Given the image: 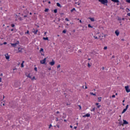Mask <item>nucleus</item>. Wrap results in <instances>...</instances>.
I'll use <instances>...</instances> for the list:
<instances>
[{
	"label": "nucleus",
	"mask_w": 130,
	"mask_h": 130,
	"mask_svg": "<svg viewBox=\"0 0 130 130\" xmlns=\"http://www.w3.org/2000/svg\"><path fill=\"white\" fill-rule=\"evenodd\" d=\"M99 2L101 3L102 5H104L105 6H107V4H108V0H99Z\"/></svg>",
	"instance_id": "obj_1"
},
{
	"label": "nucleus",
	"mask_w": 130,
	"mask_h": 130,
	"mask_svg": "<svg viewBox=\"0 0 130 130\" xmlns=\"http://www.w3.org/2000/svg\"><path fill=\"white\" fill-rule=\"evenodd\" d=\"M19 44L20 42L19 41H17L15 43H11V45L12 46V47H17V46Z\"/></svg>",
	"instance_id": "obj_2"
},
{
	"label": "nucleus",
	"mask_w": 130,
	"mask_h": 130,
	"mask_svg": "<svg viewBox=\"0 0 130 130\" xmlns=\"http://www.w3.org/2000/svg\"><path fill=\"white\" fill-rule=\"evenodd\" d=\"M45 62H46V58H45L44 59L40 60V63L42 64H45Z\"/></svg>",
	"instance_id": "obj_3"
},
{
	"label": "nucleus",
	"mask_w": 130,
	"mask_h": 130,
	"mask_svg": "<svg viewBox=\"0 0 130 130\" xmlns=\"http://www.w3.org/2000/svg\"><path fill=\"white\" fill-rule=\"evenodd\" d=\"M125 90L127 92V93H129L130 89H129V87H128V86H125Z\"/></svg>",
	"instance_id": "obj_4"
},
{
	"label": "nucleus",
	"mask_w": 130,
	"mask_h": 130,
	"mask_svg": "<svg viewBox=\"0 0 130 130\" xmlns=\"http://www.w3.org/2000/svg\"><path fill=\"white\" fill-rule=\"evenodd\" d=\"M40 52L41 53V55H43V56H44V53H43V52H44V50L43 48L40 49Z\"/></svg>",
	"instance_id": "obj_5"
},
{
	"label": "nucleus",
	"mask_w": 130,
	"mask_h": 130,
	"mask_svg": "<svg viewBox=\"0 0 130 130\" xmlns=\"http://www.w3.org/2000/svg\"><path fill=\"white\" fill-rule=\"evenodd\" d=\"M32 33H34V34L36 35L37 34V32H38V29L35 30V29L33 28L32 29Z\"/></svg>",
	"instance_id": "obj_6"
},
{
	"label": "nucleus",
	"mask_w": 130,
	"mask_h": 130,
	"mask_svg": "<svg viewBox=\"0 0 130 130\" xmlns=\"http://www.w3.org/2000/svg\"><path fill=\"white\" fill-rule=\"evenodd\" d=\"M55 63V62H54V60L53 59L52 60L51 62H49V64H50V66H54Z\"/></svg>",
	"instance_id": "obj_7"
},
{
	"label": "nucleus",
	"mask_w": 130,
	"mask_h": 130,
	"mask_svg": "<svg viewBox=\"0 0 130 130\" xmlns=\"http://www.w3.org/2000/svg\"><path fill=\"white\" fill-rule=\"evenodd\" d=\"M115 34H116V36H118L119 35V30L118 29L115 30Z\"/></svg>",
	"instance_id": "obj_8"
},
{
	"label": "nucleus",
	"mask_w": 130,
	"mask_h": 130,
	"mask_svg": "<svg viewBox=\"0 0 130 130\" xmlns=\"http://www.w3.org/2000/svg\"><path fill=\"white\" fill-rule=\"evenodd\" d=\"M5 56L6 59H7V60L10 59V56L9 55V54H6L5 55Z\"/></svg>",
	"instance_id": "obj_9"
},
{
	"label": "nucleus",
	"mask_w": 130,
	"mask_h": 130,
	"mask_svg": "<svg viewBox=\"0 0 130 130\" xmlns=\"http://www.w3.org/2000/svg\"><path fill=\"white\" fill-rule=\"evenodd\" d=\"M90 114H86L85 115L82 116L83 117H90Z\"/></svg>",
	"instance_id": "obj_10"
},
{
	"label": "nucleus",
	"mask_w": 130,
	"mask_h": 130,
	"mask_svg": "<svg viewBox=\"0 0 130 130\" xmlns=\"http://www.w3.org/2000/svg\"><path fill=\"white\" fill-rule=\"evenodd\" d=\"M88 19L89 20H90V21H91V22H95V19L94 18L89 17V18H88Z\"/></svg>",
	"instance_id": "obj_11"
},
{
	"label": "nucleus",
	"mask_w": 130,
	"mask_h": 130,
	"mask_svg": "<svg viewBox=\"0 0 130 130\" xmlns=\"http://www.w3.org/2000/svg\"><path fill=\"white\" fill-rule=\"evenodd\" d=\"M123 124H128V122L126 121L125 120H123Z\"/></svg>",
	"instance_id": "obj_12"
},
{
	"label": "nucleus",
	"mask_w": 130,
	"mask_h": 130,
	"mask_svg": "<svg viewBox=\"0 0 130 130\" xmlns=\"http://www.w3.org/2000/svg\"><path fill=\"white\" fill-rule=\"evenodd\" d=\"M111 1L113 2L114 3H119V1L118 0H111Z\"/></svg>",
	"instance_id": "obj_13"
},
{
	"label": "nucleus",
	"mask_w": 130,
	"mask_h": 130,
	"mask_svg": "<svg viewBox=\"0 0 130 130\" xmlns=\"http://www.w3.org/2000/svg\"><path fill=\"white\" fill-rule=\"evenodd\" d=\"M98 102H101V99H102V97H100L98 98Z\"/></svg>",
	"instance_id": "obj_14"
},
{
	"label": "nucleus",
	"mask_w": 130,
	"mask_h": 130,
	"mask_svg": "<svg viewBox=\"0 0 130 130\" xmlns=\"http://www.w3.org/2000/svg\"><path fill=\"white\" fill-rule=\"evenodd\" d=\"M57 7H59V8H61V6L58 3H57Z\"/></svg>",
	"instance_id": "obj_15"
},
{
	"label": "nucleus",
	"mask_w": 130,
	"mask_h": 130,
	"mask_svg": "<svg viewBox=\"0 0 130 130\" xmlns=\"http://www.w3.org/2000/svg\"><path fill=\"white\" fill-rule=\"evenodd\" d=\"M92 36H93V38H94V39H99L98 37L95 36H93V34H92Z\"/></svg>",
	"instance_id": "obj_16"
},
{
	"label": "nucleus",
	"mask_w": 130,
	"mask_h": 130,
	"mask_svg": "<svg viewBox=\"0 0 130 130\" xmlns=\"http://www.w3.org/2000/svg\"><path fill=\"white\" fill-rule=\"evenodd\" d=\"M18 51L19 52H22V49L21 48H18Z\"/></svg>",
	"instance_id": "obj_17"
},
{
	"label": "nucleus",
	"mask_w": 130,
	"mask_h": 130,
	"mask_svg": "<svg viewBox=\"0 0 130 130\" xmlns=\"http://www.w3.org/2000/svg\"><path fill=\"white\" fill-rule=\"evenodd\" d=\"M127 110H126V109H124L123 111L122 112V114L124 113V112H125V111H126Z\"/></svg>",
	"instance_id": "obj_18"
},
{
	"label": "nucleus",
	"mask_w": 130,
	"mask_h": 130,
	"mask_svg": "<svg viewBox=\"0 0 130 130\" xmlns=\"http://www.w3.org/2000/svg\"><path fill=\"white\" fill-rule=\"evenodd\" d=\"M90 95H93V96H96V94L93 93V92H90Z\"/></svg>",
	"instance_id": "obj_19"
},
{
	"label": "nucleus",
	"mask_w": 130,
	"mask_h": 130,
	"mask_svg": "<svg viewBox=\"0 0 130 130\" xmlns=\"http://www.w3.org/2000/svg\"><path fill=\"white\" fill-rule=\"evenodd\" d=\"M119 124L120 125H123V124H122V121L119 122Z\"/></svg>",
	"instance_id": "obj_20"
},
{
	"label": "nucleus",
	"mask_w": 130,
	"mask_h": 130,
	"mask_svg": "<svg viewBox=\"0 0 130 130\" xmlns=\"http://www.w3.org/2000/svg\"><path fill=\"white\" fill-rule=\"evenodd\" d=\"M91 64H90V63H87V67H88V68H91Z\"/></svg>",
	"instance_id": "obj_21"
},
{
	"label": "nucleus",
	"mask_w": 130,
	"mask_h": 130,
	"mask_svg": "<svg viewBox=\"0 0 130 130\" xmlns=\"http://www.w3.org/2000/svg\"><path fill=\"white\" fill-rule=\"evenodd\" d=\"M26 77H27V78H29L30 79H31V76H30V74H28V75H26Z\"/></svg>",
	"instance_id": "obj_22"
},
{
	"label": "nucleus",
	"mask_w": 130,
	"mask_h": 130,
	"mask_svg": "<svg viewBox=\"0 0 130 130\" xmlns=\"http://www.w3.org/2000/svg\"><path fill=\"white\" fill-rule=\"evenodd\" d=\"M88 28H93V26H91V24H88Z\"/></svg>",
	"instance_id": "obj_23"
},
{
	"label": "nucleus",
	"mask_w": 130,
	"mask_h": 130,
	"mask_svg": "<svg viewBox=\"0 0 130 130\" xmlns=\"http://www.w3.org/2000/svg\"><path fill=\"white\" fill-rule=\"evenodd\" d=\"M13 71H14L13 73H16V71H17V68H14L13 69Z\"/></svg>",
	"instance_id": "obj_24"
},
{
	"label": "nucleus",
	"mask_w": 130,
	"mask_h": 130,
	"mask_svg": "<svg viewBox=\"0 0 130 130\" xmlns=\"http://www.w3.org/2000/svg\"><path fill=\"white\" fill-rule=\"evenodd\" d=\"M54 13H55V14H56V13H57V10L56 9L54 10Z\"/></svg>",
	"instance_id": "obj_25"
},
{
	"label": "nucleus",
	"mask_w": 130,
	"mask_h": 130,
	"mask_svg": "<svg viewBox=\"0 0 130 130\" xmlns=\"http://www.w3.org/2000/svg\"><path fill=\"white\" fill-rule=\"evenodd\" d=\"M44 40H48V38H43Z\"/></svg>",
	"instance_id": "obj_26"
},
{
	"label": "nucleus",
	"mask_w": 130,
	"mask_h": 130,
	"mask_svg": "<svg viewBox=\"0 0 130 130\" xmlns=\"http://www.w3.org/2000/svg\"><path fill=\"white\" fill-rule=\"evenodd\" d=\"M62 33H64V34H66V33H67V30H63L62 31Z\"/></svg>",
	"instance_id": "obj_27"
},
{
	"label": "nucleus",
	"mask_w": 130,
	"mask_h": 130,
	"mask_svg": "<svg viewBox=\"0 0 130 130\" xmlns=\"http://www.w3.org/2000/svg\"><path fill=\"white\" fill-rule=\"evenodd\" d=\"M78 107H79L80 110H81V109H82V107L81 106V105H78Z\"/></svg>",
	"instance_id": "obj_28"
},
{
	"label": "nucleus",
	"mask_w": 130,
	"mask_h": 130,
	"mask_svg": "<svg viewBox=\"0 0 130 130\" xmlns=\"http://www.w3.org/2000/svg\"><path fill=\"white\" fill-rule=\"evenodd\" d=\"M48 11H49V9H46L45 10V12H48Z\"/></svg>",
	"instance_id": "obj_29"
},
{
	"label": "nucleus",
	"mask_w": 130,
	"mask_h": 130,
	"mask_svg": "<svg viewBox=\"0 0 130 130\" xmlns=\"http://www.w3.org/2000/svg\"><path fill=\"white\" fill-rule=\"evenodd\" d=\"M75 8H73L72 10H71V12H74V11H75Z\"/></svg>",
	"instance_id": "obj_30"
},
{
	"label": "nucleus",
	"mask_w": 130,
	"mask_h": 130,
	"mask_svg": "<svg viewBox=\"0 0 130 130\" xmlns=\"http://www.w3.org/2000/svg\"><path fill=\"white\" fill-rule=\"evenodd\" d=\"M126 3H128V4H130V0H126Z\"/></svg>",
	"instance_id": "obj_31"
},
{
	"label": "nucleus",
	"mask_w": 130,
	"mask_h": 130,
	"mask_svg": "<svg viewBox=\"0 0 130 130\" xmlns=\"http://www.w3.org/2000/svg\"><path fill=\"white\" fill-rule=\"evenodd\" d=\"M102 71H104V70H105V67H103L102 68Z\"/></svg>",
	"instance_id": "obj_32"
},
{
	"label": "nucleus",
	"mask_w": 130,
	"mask_h": 130,
	"mask_svg": "<svg viewBox=\"0 0 130 130\" xmlns=\"http://www.w3.org/2000/svg\"><path fill=\"white\" fill-rule=\"evenodd\" d=\"M104 49L106 50V49H107V46L104 47Z\"/></svg>",
	"instance_id": "obj_33"
},
{
	"label": "nucleus",
	"mask_w": 130,
	"mask_h": 130,
	"mask_svg": "<svg viewBox=\"0 0 130 130\" xmlns=\"http://www.w3.org/2000/svg\"><path fill=\"white\" fill-rule=\"evenodd\" d=\"M59 68H60V64L57 66V69H59Z\"/></svg>",
	"instance_id": "obj_34"
},
{
	"label": "nucleus",
	"mask_w": 130,
	"mask_h": 130,
	"mask_svg": "<svg viewBox=\"0 0 130 130\" xmlns=\"http://www.w3.org/2000/svg\"><path fill=\"white\" fill-rule=\"evenodd\" d=\"M127 108H128V105H127L126 106V108L125 109L127 110Z\"/></svg>",
	"instance_id": "obj_35"
},
{
	"label": "nucleus",
	"mask_w": 130,
	"mask_h": 130,
	"mask_svg": "<svg viewBox=\"0 0 130 130\" xmlns=\"http://www.w3.org/2000/svg\"><path fill=\"white\" fill-rule=\"evenodd\" d=\"M31 79L32 81H33V80H35V76H34L32 78L31 77Z\"/></svg>",
	"instance_id": "obj_36"
},
{
	"label": "nucleus",
	"mask_w": 130,
	"mask_h": 130,
	"mask_svg": "<svg viewBox=\"0 0 130 130\" xmlns=\"http://www.w3.org/2000/svg\"><path fill=\"white\" fill-rule=\"evenodd\" d=\"M91 111H95V108H93L91 110Z\"/></svg>",
	"instance_id": "obj_37"
},
{
	"label": "nucleus",
	"mask_w": 130,
	"mask_h": 130,
	"mask_svg": "<svg viewBox=\"0 0 130 130\" xmlns=\"http://www.w3.org/2000/svg\"><path fill=\"white\" fill-rule=\"evenodd\" d=\"M51 126H52V125L50 124L49 126V128H51Z\"/></svg>",
	"instance_id": "obj_38"
},
{
	"label": "nucleus",
	"mask_w": 130,
	"mask_h": 130,
	"mask_svg": "<svg viewBox=\"0 0 130 130\" xmlns=\"http://www.w3.org/2000/svg\"><path fill=\"white\" fill-rule=\"evenodd\" d=\"M11 26L13 27H15V24H12Z\"/></svg>",
	"instance_id": "obj_39"
},
{
	"label": "nucleus",
	"mask_w": 130,
	"mask_h": 130,
	"mask_svg": "<svg viewBox=\"0 0 130 130\" xmlns=\"http://www.w3.org/2000/svg\"><path fill=\"white\" fill-rule=\"evenodd\" d=\"M25 34H29V30H27L26 32H25Z\"/></svg>",
	"instance_id": "obj_40"
},
{
	"label": "nucleus",
	"mask_w": 130,
	"mask_h": 130,
	"mask_svg": "<svg viewBox=\"0 0 130 130\" xmlns=\"http://www.w3.org/2000/svg\"><path fill=\"white\" fill-rule=\"evenodd\" d=\"M18 82H15V86H19V85L17 84Z\"/></svg>",
	"instance_id": "obj_41"
},
{
	"label": "nucleus",
	"mask_w": 130,
	"mask_h": 130,
	"mask_svg": "<svg viewBox=\"0 0 130 130\" xmlns=\"http://www.w3.org/2000/svg\"><path fill=\"white\" fill-rule=\"evenodd\" d=\"M112 98H115V95H113L112 96Z\"/></svg>",
	"instance_id": "obj_42"
},
{
	"label": "nucleus",
	"mask_w": 130,
	"mask_h": 130,
	"mask_svg": "<svg viewBox=\"0 0 130 130\" xmlns=\"http://www.w3.org/2000/svg\"><path fill=\"white\" fill-rule=\"evenodd\" d=\"M35 71H36V72H37V68L36 67L35 68Z\"/></svg>",
	"instance_id": "obj_43"
},
{
	"label": "nucleus",
	"mask_w": 130,
	"mask_h": 130,
	"mask_svg": "<svg viewBox=\"0 0 130 130\" xmlns=\"http://www.w3.org/2000/svg\"><path fill=\"white\" fill-rule=\"evenodd\" d=\"M65 20H66V21H69V19H68V18H66L65 19Z\"/></svg>",
	"instance_id": "obj_44"
},
{
	"label": "nucleus",
	"mask_w": 130,
	"mask_h": 130,
	"mask_svg": "<svg viewBox=\"0 0 130 130\" xmlns=\"http://www.w3.org/2000/svg\"><path fill=\"white\" fill-rule=\"evenodd\" d=\"M118 21H121V18H118Z\"/></svg>",
	"instance_id": "obj_45"
},
{
	"label": "nucleus",
	"mask_w": 130,
	"mask_h": 130,
	"mask_svg": "<svg viewBox=\"0 0 130 130\" xmlns=\"http://www.w3.org/2000/svg\"><path fill=\"white\" fill-rule=\"evenodd\" d=\"M24 67V64L23 63H21V68H23Z\"/></svg>",
	"instance_id": "obj_46"
},
{
	"label": "nucleus",
	"mask_w": 130,
	"mask_h": 130,
	"mask_svg": "<svg viewBox=\"0 0 130 130\" xmlns=\"http://www.w3.org/2000/svg\"><path fill=\"white\" fill-rule=\"evenodd\" d=\"M98 54H99L98 52H95L94 55H97Z\"/></svg>",
	"instance_id": "obj_47"
},
{
	"label": "nucleus",
	"mask_w": 130,
	"mask_h": 130,
	"mask_svg": "<svg viewBox=\"0 0 130 130\" xmlns=\"http://www.w3.org/2000/svg\"><path fill=\"white\" fill-rule=\"evenodd\" d=\"M106 36H107V35H104V38H106Z\"/></svg>",
	"instance_id": "obj_48"
},
{
	"label": "nucleus",
	"mask_w": 130,
	"mask_h": 130,
	"mask_svg": "<svg viewBox=\"0 0 130 130\" xmlns=\"http://www.w3.org/2000/svg\"><path fill=\"white\" fill-rule=\"evenodd\" d=\"M56 121H58V118H57V117H56Z\"/></svg>",
	"instance_id": "obj_49"
},
{
	"label": "nucleus",
	"mask_w": 130,
	"mask_h": 130,
	"mask_svg": "<svg viewBox=\"0 0 130 130\" xmlns=\"http://www.w3.org/2000/svg\"><path fill=\"white\" fill-rule=\"evenodd\" d=\"M56 114H59V111H57V112H56Z\"/></svg>",
	"instance_id": "obj_50"
},
{
	"label": "nucleus",
	"mask_w": 130,
	"mask_h": 130,
	"mask_svg": "<svg viewBox=\"0 0 130 130\" xmlns=\"http://www.w3.org/2000/svg\"><path fill=\"white\" fill-rule=\"evenodd\" d=\"M56 125H57V126L58 128H59V125L57 124Z\"/></svg>",
	"instance_id": "obj_51"
},
{
	"label": "nucleus",
	"mask_w": 130,
	"mask_h": 130,
	"mask_svg": "<svg viewBox=\"0 0 130 130\" xmlns=\"http://www.w3.org/2000/svg\"><path fill=\"white\" fill-rule=\"evenodd\" d=\"M19 19L20 21H22V18H21V17H20V18H19Z\"/></svg>",
	"instance_id": "obj_52"
},
{
	"label": "nucleus",
	"mask_w": 130,
	"mask_h": 130,
	"mask_svg": "<svg viewBox=\"0 0 130 130\" xmlns=\"http://www.w3.org/2000/svg\"><path fill=\"white\" fill-rule=\"evenodd\" d=\"M66 104H67V105L68 106H69V105H71V104H69V103H67Z\"/></svg>",
	"instance_id": "obj_53"
},
{
	"label": "nucleus",
	"mask_w": 130,
	"mask_h": 130,
	"mask_svg": "<svg viewBox=\"0 0 130 130\" xmlns=\"http://www.w3.org/2000/svg\"><path fill=\"white\" fill-rule=\"evenodd\" d=\"M127 16H130V13H127Z\"/></svg>",
	"instance_id": "obj_54"
},
{
	"label": "nucleus",
	"mask_w": 130,
	"mask_h": 130,
	"mask_svg": "<svg viewBox=\"0 0 130 130\" xmlns=\"http://www.w3.org/2000/svg\"><path fill=\"white\" fill-rule=\"evenodd\" d=\"M61 16H63V13H60Z\"/></svg>",
	"instance_id": "obj_55"
},
{
	"label": "nucleus",
	"mask_w": 130,
	"mask_h": 130,
	"mask_svg": "<svg viewBox=\"0 0 130 130\" xmlns=\"http://www.w3.org/2000/svg\"><path fill=\"white\" fill-rule=\"evenodd\" d=\"M114 57H115L114 56V55H113V56H112V58H114Z\"/></svg>",
	"instance_id": "obj_56"
},
{
	"label": "nucleus",
	"mask_w": 130,
	"mask_h": 130,
	"mask_svg": "<svg viewBox=\"0 0 130 130\" xmlns=\"http://www.w3.org/2000/svg\"><path fill=\"white\" fill-rule=\"evenodd\" d=\"M74 128H75V129H77V126H74Z\"/></svg>",
	"instance_id": "obj_57"
},
{
	"label": "nucleus",
	"mask_w": 130,
	"mask_h": 130,
	"mask_svg": "<svg viewBox=\"0 0 130 130\" xmlns=\"http://www.w3.org/2000/svg\"><path fill=\"white\" fill-rule=\"evenodd\" d=\"M3 44H4V45L7 44V42H4V43H3Z\"/></svg>",
	"instance_id": "obj_58"
},
{
	"label": "nucleus",
	"mask_w": 130,
	"mask_h": 130,
	"mask_svg": "<svg viewBox=\"0 0 130 130\" xmlns=\"http://www.w3.org/2000/svg\"><path fill=\"white\" fill-rule=\"evenodd\" d=\"M121 41H124V39H121Z\"/></svg>",
	"instance_id": "obj_59"
},
{
	"label": "nucleus",
	"mask_w": 130,
	"mask_h": 130,
	"mask_svg": "<svg viewBox=\"0 0 130 130\" xmlns=\"http://www.w3.org/2000/svg\"><path fill=\"white\" fill-rule=\"evenodd\" d=\"M79 22H80V23H82V20H79Z\"/></svg>",
	"instance_id": "obj_60"
},
{
	"label": "nucleus",
	"mask_w": 130,
	"mask_h": 130,
	"mask_svg": "<svg viewBox=\"0 0 130 130\" xmlns=\"http://www.w3.org/2000/svg\"><path fill=\"white\" fill-rule=\"evenodd\" d=\"M70 127H71V128H73V126H72V125H70Z\"/></svg>",
	"instance_id": "obj_61"
},
{
	"label": "nucleus",
	"mask_w": 130,
	"mask_h": 130,
	"mask_svg": "<svg viewBox=\"0 0 130 130\" xmlns=\"http://www.w3.org/2000/svg\"><path fill=\"white\" fill-rule=\"evenodd\" d=\"M0 82H2V78L0 77Z\"/></svg>",
	"instance_id": "obj_62"
},
{
	"label": "nucleus",
	"mask_w": 130,
	"mask_h": 130,
	"mask_svg": "<svg viewBox=\"0 0 130 130\" xmlns=\"http://www.w3.org/2000/svg\"><path fill=\"white\" fill-rule=\"evenodd\" d=\"M85 89H88V87H87V86H85Z\"/></svg>",
	"instance_id": "obj_63"
},
{
	"label": "nucleus",
	"mask_w": 130,
	"mask_h": 130,
	"mask_svg": "<svg viewBox=\"0 0 130 130\" xmlns=\"http://www.w3.org/2000/svg\"><path fill=\"white\" fill-rule=\"evenodd\" d=\"M26 17H27V15H24V18H26Z\"/></svg>",
	"instance_id": "obj_64"
}]
</instances>
